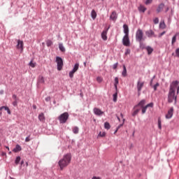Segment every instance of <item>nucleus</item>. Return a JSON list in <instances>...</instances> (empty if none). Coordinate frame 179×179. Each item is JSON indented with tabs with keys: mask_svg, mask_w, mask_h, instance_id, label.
Instances as JSON below:
<instances>
[{
	"mask_svg": "<svg viewBox=\"0 0 179 179\" xmlns=\"http://www.w3.org/2000/svg\"><path fill=\"white\" fill-rule=\"evenodd\" d=\"M145 104H146V99H143L137 104V106H136V107H140V108L135 110V115H136V114H138V113H139L141 110V114H145L146 110H148V108H149V107L153 108L155 106V103L153 102H151L146 106H145Z\"/></svg>",
	"mask_w": 179,
	"mask_h": 179,
	"instance_id": "f257e3e1",
	"label": "nucleus"
},
{
	"mask_svg": "<svg viewBox=\"0 0 179 179\" xmlns=\"http://www.w3.org/2000/svg\"><path fill=\"white\" fill-rule=\"evenodd\" d=\"M71 160H72V155L71 154L68 153L64 155L62 159L58 162L60 170L62 171L65 167H68L71 164Z\"/></svg>",
	"mask_w": 179,
	"mask_h": 179,
	"instance_id": "f03ea898",
	"label": "nucleus"
},
{
	"mask_svg": "<svg viewBox=\"0 0 179 179\" xmlns=\"http://www.w3.org/2000/svg\"><path fill=\"white\" fill-rule=\"evenodd\" d=\"M173 101H174L175 104H177V95H176V90L171 89L168 94V103H171Z\"/></svg>",
	"mask_w": 179,
	"mask_h": 179,
	"instance_id": "7ed1b4c3",
	"label": "nucleus"
},
{
	"mask_svg": "<svg viewBox=\"0 0 179 179\" xmlns=\"http://www.w3.org/2000/svg\"><path fill=\"white\" fill-rule=\"evenodd\" d=\"M68 118H69V114L68 112L64 113L58 117L60 124H65V122L68 121Z\"/></svg>",
	"mask_w": 179,
	"mask_h": 179,
	"instance_id": "20e7f679",
	"label": "nucleus"
},
{
	"mask_svg": "<svg viewBox=\"0 0 179 179\" xmlns=\"http://www.w3.org/2000/svg\"><path fill=\"white\" fill-rule=\"evenodd\" d=\"M145 86V81H142V80L139 79L137 82V92L138 96H141V92H142V89Z\"/></svg>",
	"mask_w": 179,
	"mask_h": 179,
	"instance_id": "39448f33",
	"label": "nucleus"
},
{
	"mask_svg": "<svg viewBox=\"0 0 179 179\" xmlns=\"http://www.w3.org/2000/svg\"><path fill=\"white\" fill-rule=\"evenodd\" d=\"M136 41H143V40H145L143 38V31H142V29H138L136 31Z\"/></svg>",
	"mask_w": 179,
	"mask_h": 179,
	"instance_id": "423d86ee",
	"label": "nucleus"
},
{
	"mask_svg": "<svg viewBox=\"0 0 179 179\" xmlns=\"http://www.w3.org/2000/svg\"><path fill=\"white\" fill-rule=\"evenodd\" d=\"M56 62L57 64V69L58 71L62 70V66H64V61L62 60V58L59 57H56Z\"/></svg>",
	"mask_w": 179,
	"mask_h": 179,
	"instance_id": "0eeeda50",
	"label": "nucleus"
},
{
	"mask_svg": "<svg viewBox=\"0 0 179 179\" xmlns=\"http://www.w3.org/2000/svg\"><path fill=\"white\" fill-rule=\"evenodd\" d=\"M173 115H174V107L172 106L169 108L167 113L166 114L165 118H166V120H170V118L173 117Z\"/></svg>",
	"mask_w": 179,
	"mask_h": 179,
	"instance_id": "6e6552de",
	"label": "nucleus"
},
{
	"mask_svg": "<svg viewBox=\"0 0 179 179\" xmlns=\"http://www.w3.org/2000/svg\"><path fill=\"white\" fill-rule=\"evenodd\" d=\"M79 69V63H76L71 71L69 72V77L73 78V74Z\"/></svg>",
	"mask_w": 179,
	"mask_h": 179,
	"instance_id": "1a4fd4ad",
	"label": "nucleus"
},
{
	"mask_svg": "<svg viewBox=\"0 0 179 179\" xmlns=\"http://www.w3.org/2000/svg\"><path fill=\"white\" fill-rule=\"evenodd\" d=\"M123 45L128 47L129 45V35H124L122 39Z\"/></svg>",
	"mask_w": 179,
	"mask_h": 179,
	"instance_id": "9d476101",
	"label": "nucleus"
},
{
	"mask_svg": "<svg viewBox=\"0 0 179 179\" xmlns=\"http://www.w3.org/2000/svg\"><path fill=\"white\" fill-rule=\"evenodd\" d=\"M179 85V81L178 80H174L173 81L171 85H170V87H169V90H173L176 92V88L177 87V86H178Z\"/></svg>",
	"mask_w": 179,
	"mask_h": 179,
	"instance_id": "9b49d317",
	"label": "nucleus"
},
{
	"mask_svg": "<svg viewBox=\"0 0 179 179\" xmlns=\"http://www.w3.org/2000/svg\"><path fill=\"white\" fill-rule=\"evenodd\" d=\"M108 29H110V27H108V29H104L103 31V32L101 33V38L104 41H106V40H107V33L108 31Z\"/></svg>",
	"mask_w": 179,
	"mask_h": 179,
	"instance_id": "f8f14e48",
	"label": "nucleus"
},
{
	"mask_svg": "<svg viewBox=\"0 0 179 179\" xmlns=\"http://www.w3.org/2000/svg\"><path fill=\"white\" fill-rule=\"evenodd\" d=\"M17 50H20L21 52H23V42L22 41L18 40L17 45Z\"/></svg>",
	"mask_w": 179,
	"mask_h": 179,
	"instance_id": "ddd939ff",
	"label": "nucleus"
},
{
	"mask_svg": "<svg viewBox=\"0 0 179 179\" xmlns=\"http://www.w3.org/2000/svg\"><path fill=\"white\" fill-rule=\"evenodd\" d=\"M94 113L95 114V115H103V114H104V112L101 111V110L98 108H94Z\"/></svg>",
	"mask_w": 179,
	"mask_h": 179,
	"instance_id": "4468645a",
	"label": "nucleus"
},
{
	"mask_svg": "<svg viewBox=\"0 0 179 179\" xmlns=\"http://www.w3.org/2000/svg\"><path fill=\"white\" fill-rule=\"evenodd\" d=\"M148 8H146V7H145V6L141 4L138 7V10L140 12V13H145V12H146Z\"/></svg>",
	"mask_w": 179,
	"mask_h": 179,
	"instance_id": "2eb2a0df",
	"label": "nucleus"
},
{
	"mask_svg": "<svg viewBox=\"0 0 179 179\" xmlns=\"http://www.w3.org/2000/svg\"><path fill=\"white\" fill-rule=\"evenodd\" d=\"M163 9H164V3H161L158 5V7L157 8V13H160V12H162Z\"/></svg>",
	"mask_w": 179,
	"mask_h": 179,
	"instance_id": "dca6fc26",
	"label": "nucleus"
},
{
	"mask_svg": "<svg viewBox=\"0 0 179 179\" xmlns=\"http://www.w3.org/2000/svg\"><path fill=\"white\" fill-rule=\"evenodd\" d=\"M123 29L125 36H129V28L128 27V25L124 24L123 25Z\"/></svg>",
	"mask_w": 179,
	"mask_h": 179,
	"instance_id": "f3484780",
	"label": "nucleus"
},
{
	"mask_svg": "<svg viewBox=\"0 0 179 179\" xmlns=\"http://www.w3.org/2000/svg\"><path fill=\"white\" fill-rule=\"evenodd\" d=\"M117 12L116 11H113L110 16V20L115 21V20H117Z\"/></svg>",
	"mask_w": 179,
	"mask_h": 179,
	"instance_id": "a211bd4d",
	"label": "nucleus"
},
{
	"mask_svg": "<svg viewBox=\"0 0 179 179\" xmlns=\"http://www.w3.org/2000/svg\"><path fill=\"white\" fill-rule=\"evenodd\" d=\"M179 36V33L177 32L172 38V41H171V45H174V44H176V43L177 42V36Z\"/></svg>",
	"mask_w": 179,
	"mask_h": 179,
	"instance_id": "6ab92c4d",
	"label": "nucleus"
},
{
	"mask_svg": "<svg viewBox=\"0 0 179 179\" xmlns=\"http://www.w3.org/2000/svg\"><path fill=\"white\" fill-rule=\"evenodd\" d=\"M120 83V81L118 80V77L115 78V83H114V86H115V89L116 92H118V84Z\"/></svg>",
	"mask_w": 179,
	"mask_h": 179,
	"instance_id": "aec40b11",
	"label": "nucleus"
},
{
	"mask_svg": "<svg viewBox=\"0 0 179 179\" xmlns=\"http://www.w3.org/2000/svg\"><path fill=\"white\" fill-rule=\"evenodd\" d=\"M38 120L42 122H44L45 121V116H44V113H41L38 115Z\"/></svg>",
	"mask_w": 179,
	"mask_h": 179,
	"instance_id": "412c9836",
	"label": "nucleus"
},
{
	"mask_svg": "<svg viewBox=\"0 0 179 179\" xmlns=\"http://www.w3.org/2000/svg\"><path fill=\"white\" fill-rule=\"evenodd\" d=\"M145 34L148 37H152V36H155V31L152 30H149L145 32Z\"/></svg>",
	"mask_w": 179,
	"mask_h": 179,
	"instance_id": "4be33fe9",
	"label": "nucleus"
},
{
	"mask_svg": "<svg viewBox=\"0 0 179 179\" xmlns=\"http://www.w3.org/2000/svg\"><path fill=\"white\" fill-rule=\"evenodd\" d=\"M22 150V147L19 145H16L15 148L13 150V152L17 153V152H20Z\"/></svg>",
	"mask_w": 179,
	"mask_h": 179,
	"instance_id": "5701e85b",
	"label": "nucleus"
},
{
	"mask_svg": "<svg viewBox=\"0 0 179 179\" xmlns=\"http://www.w3.org/2000/svg\"><path fill=\"white\" fill-rule=\"evenodd\" d=\"M142 41H138L140 44V48L141 50H146V45Z\"/></svg>",
	"mask_w": 179,
	"mask_h": 179,
	"instance_id": "b1692460",
	"label": "nucleus"
},
{
	"mask_svg": "<svg viewBox=\"0 0 179 179\" xmlns=\"http://www.w3.org/2000/svg\"><path fill=\"white\" fill-rule=\"evenodd\" d=\"M145 50H147L148 55H150V54H152V52H153V48H152V47H150V46H147L145 48Z\"/></svg>",
	"mask_w": 179,
	"mask_h": 179,
	"instance_id": "393cba45",
	"label": "nucleus"
},
{
	"mask_svg": "<svg viewBox=\"0 0 179 179\" xmlns=\"http://www.w3.org/2000/svg\"><path fill=\"white\" fill-rule=\"evenodd\" d=\"M91 16L94 20V19H96V17H97V13H96V10H92Z\"/></svg>",
	"mask_w": 179,
	"mask_h": 179,
	"instance_id": "a878e982",
	"label": "nucleus"
},
{
	"mask_svg": "<svg viewBox=\"0 0 179 179\" xmlns=\"http://www.w3.org/2000/svg\"><path fill=\"white\" fill-rule=\"evenodd\" d=\"M59 49L62 52H65V47H64V45L62 43L59 44Z\"/></svg>",
	"mask_w": 179,
	"mask_h": 179,
	"instance_id": "bb28decb",
	"label": "nucleus"
},
{
	"mask_svg": "<svg viewBox=\"0 0 179 179\" xmlns=\"http://www.w3.org/2000/svg\"><path fill=\"white\" fill-rule=\"evenodd\" d=\"M1 110H5L6 111H7L8 114H10V110L7 106H1Z\"/></svg>",
	"mask_w": 179,
	"mask_h": 179,
	"instance_id": "cd10ccee",
	"label": "nucleus"
},
{
	"mask_svg": "<svg viewBox=\"0 0 179 179\" xmlns=\"http://www.w3.org/2000/svg\"><path fill=\"white\" fill-rule=\"evenodd\" d=\"M159 86H160V83H157L155 85H152V87L153 90H154V92H157V87H159Z\"/></svg>",
	"mask_w": 179,
	"mask_h": 179,
	"instance_id": "c85d7f7f",
	"label": "nucleus"
},
{
	"mask_svg": "<svg viewBox=\"0 0 179 179\" xmlns=\"http://www.w3.org/2000/svg\"><path fill=\"white\" fill-rule=\"evenodd\" d=\"M122 76L125 78L127 76V67H125V65L123 66V71L122 73Z\"/></svg>",
	"mask_w": 179,
	"mask_h": 179,
	"instance_id": "c756f323",
	"label": "nucleus"
},
{
	"mask_svg": "<svg viewBox=\"0 0 179 179\" xmlns=\"http://www.w3.org/2000/svg\"><path fill=\"white\" fill-rule=\"evenodd\" d=\"M73 134H79V127H74L73 128Z\"/></svg>",
	"mask_w": 179,
	"mask_h": 179,
	"instance_id": "7c9ffc66",
	"label": "nucleus"
},
{
	"mask_svg": "<svg viewBox=\"0 0 179 179\" xmlns=\"http://www.w3.org/2000/svg\"><path fill=\"white\" fill-rule=\"evenodd\" d=\"M118 97V91L113 94V101L115 103L117 101V98Z\"/></svg>",
	"mask_w": 179,
	"mask_h": 179,
	"instance_id": "2f4dec72",
	"label": "nucleus"
},
{
	"mask_svg": "<svg viewBox=\"0 0 179 179\" xmlns=\"http://www.w3.org/2000/svg\"><path fill=\"white\" fill-rule=\"evenodd\" d=\"M104 128L105 129H110V128H111V126H110V123L106 122L104 124Z\"/></svg>",
	"mask_w": 179,
	"mask_h": 179,
	"instance_id": "473e14b6",
	"label": "nucleus"
},
{
	"mask_svg": "<svg viewBox=\"0 0 179 179\" xmlns=\"http://www.w3.org/2000/svg\"><path fill=\"white\" fill-rule=\"evenodd\" d=\"M158 128L159 129H162V119L160 117L158 118Z\"/></svg>",
	"mask_w": 179,
	"mask_h": 179,
	"instance_id": "72a5a7b5",
	"label": "nucleus"
},
{
	"mask_svg": "<svg viewBox=\"0 0 179 179\" xmlns=\"http://www.w3.org/2000/svg\"><path fill=\"white\" fill-rule=\"evenodd\" d=\"M46 45H47L48 47H51V45H52V42L51 41V40H48V41H46Z\"/></svg>",
	"mask_w": 179,
	"mask_h": 179,
	"instance_id": "f704fd0d",
	"label": "nucleus"
},
{
	"mask_svg": "<svg viewBox=\"0 0 179 179\" xmlns=\"http://www.w3.org/2000/svg\"><path fill=\"white\" fill-rule=\"evenodd\" d=\"M38 82L39 83H44V77L43 76H39V79H38Z\"/></svg>",
	"mask_w": 179,
	"mask_h": 179,
	"instance_id": "c9c22d12",
	"label": "nucleus"
},
{
	"mask_svg": "<svg viewBox=\"0 0 179 179\" xmlns=\"http://www.w3.org/2000/svg\"><path fill=\"white\" fill-rule=\"evenodd\" d=\"M160 29H166V24L164 22L159 24Z\"/></svg>",
	"mask_w": 179,
	"mask_h": 179,
	"instance_id": "e433bc0d",
	"label": "nucleus"
},
{
	"mask_svg": "<svg viewBox=\"0 0 179 179\" xmlns=\"http://www.w3.org/2000/svg\"><path fill=\"white\" fill-rule=\"evenodd\" d=\"M96 82H98V83H101V82H103V78L97 77L96 78Z\"/></svg>",
	"mask_w": 179,
	"mask_h": 179,
	"instance_id": "4c0bfd02",
	"label": "nucleus"
},
{
	"mask_svg": "<svg viewBox=\"0 0 179 179\" xmlns=\"http://www.w3.org/2000/svg\"><path fill=\"white\" fill-rule=\"evenodd\" d=\"M99 136H101V138H103V136H106V132L103 131H100L99 134Z\"/></svg>",
	"mask_w": 179,
	"mask_h": 179,
	"instance_id": "58836bf2",
	"label": "nucleus"
},
{
	"mask_svg": "<svg viewBox=\"0 0 179 179\" xmlns=\"http://www.w3.org/2000/svg\"><path fill=\"white\" fill-rule=\"evenodd\" d=\"M152 2H153V0H146L145 2V5H150V3H152Z\"/></svg>",
	"mask_w": 179,
	"mask_h": 179,
	"instance_id": "ea45409f",
	"label": "nucleus"
},
{
	"mask_svg": "<svg viewBox=\"0 0 179 179\" xmlns=\"http://www.w3.org/2000/svg\"><path fill=\"white\" fill-rule=\"evenodd\" d=\"M15 164H17L18 163L20 162V157H17L15 159Z\"/></svg>",
	"mask_w": 179,
	"mask_h": 179,
	"instance_id": "a19ab883",
	"label": "nucleus"
},
{
	"mask_svg": "<svg viewBox=\"0 0 179 179\" xmlns=\"http://www.w3.org/2000/svg\"><path fill=\"white\" fill-rule=\"evenodd\" d=\"M176 57L179 58V48L176 50Z\"/></svg>",
	"mask_w": 179,
	"mask_h": 179,
	"instance_id": "79ce46f5",
	"label": "nucleus"
},
{
	"mask_svg": "<svg viewBox=\"0 0 179 179\" xmlns=\"http://www.w3.org/2000/svg\"><path fill=\"white\" fill-rule=\"evenodd\" d=\"M153 22L155 23V24H157V23H159V18L158 17H155L153 20Z\"/></svg>",
	"mask_w": 179,
	"mask_h": 179,
	"instance_id": "37998d69",
	"label": "nucleus"
},
{
	"mask_svg": "<svg viewBox=\"0 0 179 179\" xmlns=\"http://www.w3.org/2000/svg\"><path fill=\"white\" fill-rule=\"evenodd\" d=\"M155 76H154V77L151 79V80H150V87H153V79H155Z\"/></svg>",
	"mask_w": 179,
	"mask_h": 179,
	"instance_id": "c03bdc74",
	"label": "nucleus"
},
{
	"mask_svg": "<svg viewBox=\"0 0 179 179\" xmlns=\"http://www.w3.org/2000/svg\"><path fill=\"white\" fill-rule=\"evenodd\" d=\"M29 66H31V68H34V66H36V63H33V62H30Z\"/></svg>",
	"mask_w": 179,
	"mask_h": 179,
	"instance_id": "a18cd8bd",
	"label": "nucleus"
},
{
	"mask_svg": "<svg viewBox=\"0 0 179 179\" xmlns=\"http://www.w3.org/2000/svg\"><path fill=\"white\" fill-rule=\"evenodd\" d=\"M118 67V63H115V64H113V69H116Z\"/></svg>",
	"mask_w": 179,
	"mask_h": 179,
	"instance_id": "49530a36",
	"label": "nucleus"
},
{
	"mask_svg": "<svg viewBox=\"0 0 179 179\" xmlns=\"http://www.w3.org/2000/svg\"><path fill=\"white\" fill-rule=\"evenodd\" d=\"M164 34H166V31H164L163 32H162L161 34H159V37H162L163 36H164Z\"/></svg>",
	"mask_w": 179,
	"mask_h": 179,
	"instance_id": "de8ad7c7",
	"label": "nucleus"
},
{
	"mask_svg": "<svg viewBox=\"0 0 179 179\" xmlns=\"http://www.w3.org/2000/svg\"><path fill=\"white\" fill-rule=\"evenodd\" d=\"M120 127H122V124H120L119 127H117V129L115 130V134H117V132L118 131V129H120Z\"/></svg>",
	"mask_w": 179,
	"mask_h": 179,
	"instance_id": "09e8293b",
	"label": "nucleus"
},
{
	"mask_svg": "<svg viewBox=\"0 0 179 179\" xmlns=\"http://www.w3.org/2000/svg\"><path fill=\"white\" fill-rule=\"evenodd\" d=\"M25 142H30V137H27L25 138Z\"/></svg>",
	"mask_w": 179,
	"mask_h": 179,
	"instance_id": "8fccbe9b",
	"label": "nucleus"
},
{
	"mask_svg": "<svg viewBox=\"0 0 179 179\" xmlns=\"http://www.w3.org/2000/svg\"><path fill=\"white\" fill-rule=\"evenodd\" d=\"M129 52H131V50H129L127 49V50H126V52H125V55H128V54H129Z\"/></svg>",
	"mask_w": 179,
	"mask_h": 179,
	"instance_id": "3c124183",
	"label": "nucleus"
},
{
	"mask_svg": "<svg viewBox=\"0 0 179 179\" xmlns=\"http://www.w3.org/2000/svg\"><path fill=\"white\" fill-rule=\"evenodd\" d=\"M50 100H51V97L48 96V97L45 98L46 101H50Z\"/></svg>",
	"mask_w": 179,
	"mask_h": 179,
	"instance_id": "603ef678",
	"label": "nucleus"
},
{
	"mask_svg": "<svg viewBox=\"0 0 179 179\" xmlns=\"http://www.w3.org/2000/svg\"><path fill=\"white\" fill-rule=\"evenodd\" d=\"M93 179H101V178L94 176V177H93Z\"/></svg>",
	"mask_w": 179,
	"mask_h": 179,
	"instance_id": "864d4df0",
	"label": "nucleus"
},
{
	"mask_svg": "<svg viewBox=\"0 0 179 179\" xmlns=\"http://www.w3.org/2000/svg\"><path fill=\"white\" fill-rule=\"evenodd\" d=\"M13 106H16L17 104V102L15 101L13 103Z\"/></svg>",
	"mask_w": 179,
	"mask_h": 179,
	"instance_id": "5fc2aeb1",
	"label": "nucleus"
},
{
	"mask_svg": "<svg viewBox=\"0 0 179 179\" xmlns=\"http://www.w3.org/2000/svg\"><path fill=\"white\" fill-rule=\"evenodd\" d=\"M169 7H167V8H166V10H165L166 13V12H169Z\"/></svg>",
	"mask_w": 179,
	"mask_h": 179,
	"instance_id": "6e6d98bb",
	"label": "nucleus"
},
{
	"mask_svg": "<svg viewBox=\"0 0 179 179\" xmlns=\"http://www.w3.org/2000/svg\"><path fill=\"white\" fill-rule=\"evenodd\" d=\"M33 108L34 110H36V108H37V106H36V105H33Z\"/></svg>",
	"mask_w": 179,
	"mask_h": 179,
	"instance_id": "4d7b16f0",
	"label": "nucleus"
},
{
	"mask_svg": "<svg viewBox=\"0 0 179 179\" xmlns=\"http://www.w3.org/2000/svg\"><path fill=\"white\" fill-rule=\"evenodd\" d=\"M1 115H2V109H1V108H0V117H1Z\"/></svg>",
	"mask_w": 179,
	"mask_h": 179,
	"instance_id": "13d9d810",
	"label": "nucleus"
},
{
	"mask_svg": "<svg viewBox=\"0 0 179 179\" xmlns=\"http://www.w3.org/2000/svg\"><path fill=\"white\" fill-rule=\"evenodd\" d=\"M13 99H14L15 100H16V95H13Z\"/></svg>",
	"mask_w": 179,
	"mask_h": 179,
	"instance_id": "bf43d9fd",
	"label": "nucleus"
},
{
	"mask_svg": "<svg viewBox=\"0 0 179 179\" xmlns=\"http://www.w3.org/2000/svg\"><path fill=\"white\" fill-rule=\"evenodd\" d=\"M141 176H142V175H141V173H139V174L137 175V177L139 178V177H141Z\"/></svg>",
	"mask_w": 179,
	"mask_h": 179,
	"instance_id": "052dcab7",
	"label": "nucleus"
},
{
	"mask_svg": "<svg viewBox=\"0 0 179 179\" xmlns=\"http://www.w3.org/2000/svg\"><path fill=\"white\" fill-rule=\"evenodd\" d=\"M120 116L122 118H124V115H122V113L120 114Z\"/></svg>",
	"mask_w": 179,
	"mask_h": 179,
	"instance_id": "680f3d73",
	"label": "nucleus"
},
{
	"mask_svg": "<svg viewBox=\"0 0 179 179\" xmlns=\"http://www.w3.org/2000/svg\"><path fill=\"white\" fill-rule=\"evenodd\" d=\"M24 164V161H22L21 162V165Z\"/></svg>",
	"mask_w": 179,
	"mask_h": 179,
	"instance_id": "e2e57ef3",
	"label": "nucleus"
},
{
	"mask_svg": "<svg viewBox=\"0 0 179 179\" xmlns=\"http://www.w3.org/2000/svg\"><path fill=\"white\" fill-rule=\"evenodd\" d=\"M131 148H134V145H131L129 148L131 149Z\"/></svg>",
	"mask_w": 179,
	"mask_h": 179,
	"instance_id": "0e129e2a",
	"label": "nucleus"
},
{
	"mask_svg": "<svg viewBox=\"0 0 179 179\" xmlns=\"http://www.w3.org/2000/svg\"><path fill=\"white\" fill-rule=\"evenodd\" d=\"M117 120L118 121H121V120L120 119V117H117Z\"/></svg>",
	"mask_w": 179,
	"mask_h": 179,
	"instance_id": "69168bd1",
	"label": "nucleus"
},
{
	"mask_svg": "<svg viewBox=\"0 0 179 179\" xmlns=\"http://www.w3.org/2000/svg\"><path fill=\"white\" fill-rule=\"evenodd\" d=\"M26 166H29V163L28 162H26Z\"/></svg>",
	"mask_w": 179,
	"mask_h": 179,
	"instance_id": "338daca9",
	"label": "nucleus"
},
{
	"mask_svg": "<svg viewBox=\"0 0 179 179\" xmlns=\"http://www.w3.org/2000/svg\"><path fill=\"white\" fill-rule=\"evenodd\" d=\"M6 149H8V150H9V147L7 146V147H6Z\"/></svg>",
	"mask_w": 179,
	"mask_h": 179,
	"instance_id": "774afa93",
	"label": "nucleus"
}]
</instances>
